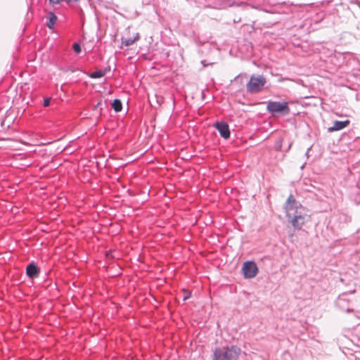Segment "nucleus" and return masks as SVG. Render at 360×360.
Listing matches in <instances>:
<instances>
[{"label":"nucleus","instance_id":"nucleus-19","mask_svg":"<svg viewBox=\"0 0 360 360\" xmlns=\"http://www.w3.org/2000/svg\"><path fill=\"white\" fill-rule=\"evenodd\" d=\"M50 103H51V98H45L44 99L43 105L44 107H48V106H49Z\"/></svg>","mask_w":360,"mask_h":360},{"label":"nucleus","instance_id":"nucleus-18","mask_svg":"<svg viewBox=\"0 0 360 360\" xmlns=\"http://www.w3.org/2000/svg\"><path fill=\"white\" fill-rule=\"evenodd\" d=\"M72 49L74 50V51L77 53H79L82 51V48H81V45L78 42H75L73 44H72Z\"/></svg>","mask_w":360,"mask_h":360},{"label":"nucleus","instance_id":"nucleus-16","mask_svg":"<svg viewBox=\"0 0 360 360\" xmlns=\"http://www.w3.org/2000/svg\"><path fill=\"white\" fill-rule=\"evenodd\" d=\"M182 292H183V301H186V300H188L192 296L191 292L187 289L184 288L182 290Z\"/></svg>","mask_w":360,"mask_h":360},{"label":"nucleus","instance_id":"nucleus-22","mask_svg":"<svg viewBox=\"0 0 360 360\" xmlns=\"http://www.w3.org/2000/svg\"><path fill=\"white\" fill-rule=\"evenodd\" d=\"M100 104H101V103H100V102H98V103L94 106V110H96V109H97V108L98 107V105H99Z\"/></svg>","mask_w":360,"mask_h":360},{"label":"nucleus","instance_id":"nucleus-9","mask_svg":"<svg viewBox=\"0 0 360 360\" xmlns=\"http://www.w3.org/2000/svg\"><path fill=\"white\" fill-rule=\"evenodd\" d=\"M258 271L259 270L256 263L254 261L249 260V278L256 276Z\"/></svg>","mask_w":360,"mask_h":360},{"label":"nucleus","instance_id":"nucleus-14","mask_svg":"<svg viewBox=\"0 0 360 360\" xmlns=\"http://www.w3.org/2000/svg\"><path fill=\"white\" fill-rule=\"evenodd\" d=\"M121 40H122V44L126 46H131L135 42V39H133L132 38H130V37H128V38L122 37Z\"/></svg>","mask_w":360,"mask_h":360},{"label":"nucleus","instance_id":"nucleus-8","mask_svg":"<svg viewBox=\"0 0 360 360\" xmlns=\"http://www.w3.org/2000/svg\"><path fill=\"white\" fill-rule=\"evenodd\" d=\"M349 124V120H346L344 121L335 120L333 125L328 129V132H333L342 130L346 128Z\"/></svg>","mask_w":360,"mask_h":360},{"label":"nucleus","instance_id":"nucleus-3","mask_svg":"<svg viewBox=\"0 0 360 360\" xmlns=\"http://www.w3.org/2000/svg\"><path fill=\"white\" fill-rule=\"evenodd\" d=\"M266 83L262 75H252L249 79V93L255 94L262 91Z\"/></svg>","mask_w":360,"mask_h":360},{"label":"nucleus","instance_id":"nucleus-6","mask_svg":"<svg viewBox=\"0 0 360 360\" xmlns=\"http://www.w3.org/2000/svg\"><path fill=\"white\" fill-rule=\"evenodd\" d=\"M214 127L218 130L220 136L224 139H227L230 137L231 131L229 126L226 122L223 121L217 122L214 124Z\"/></svg>","mask_w":360,"mask_h":360},{"label":"nucleus","instance_id":"nucleus-1","mask_svg":"<svg viewBox=\"0 0 360 360\" xmlns=\"http://www.w3.org/2000/svg\"><path fill=\"white\" fill-rule=\"evenodd\" d=\"M240 349L234 345L217 347L214 349L212 360H238Z\"/></svg>","mask_w":360,"mask_h":360},{"label":"nucleus","instance_id":"nucleus-4","mask_svg":"<svg viewBox=\"0 0 360 360\" xmlns=\"http://www.w3.org/2000/svg\"><path fill=\"white\" fill-rule=\"evenodd\" d=\"M266 109L272 115L281 114L288 115L290 112V108L287 102L269 101Z\"/></svg>","mask_w":360,"mask_h":360},{"label":"nucleus","instance_id":"nucleus-11","mask_svg":"<svg viewBox=\"0 0 360 360\" xmlns=\"http://www.w3.org/2000/svg\"><path fill=\"white\" fill-rule=\"evenodd\" d=\"M347 303V300L343 297V296H339L337 301L336 305L339 307L342 310L346 311L347 312L350 311L349 308H345V304Z\"/></svg>","mask_w":360,"mask_h":360},{"label":"nucleus","instance_id":"nucleus-12","mask_svg":"<svg viewBox=\"0 0 360 360\" xmlns=\"http://www.w3.org/2000/svg\"><path fill=\"white\" fill-rule=\"evenodd\" d=\"M105 75V71H103L102 70H96L94 72H91L89 76L92 79H99L103 77Z\"/></svg>","mask_w":360,"mask_h":360},{"label":"nucleus","instance_id":"nucleus-5","mask_svg":"<svg viewBox=\"0 0 360 360\" xmlns=\"http://www.w3.org/2000/svg\"><path fill=\"white\" fill-rule=\"evenodd\" d=\"M288 220L291 223L293 228L300 230L306 221L307 215L303 212H297V214L288 217Z\"/></svg>","mask_w":360,"mask_h":360},{"label":"nucleus","instance_id":"nucleus-13","mask_svg":"<svg viewBox=\"0 0 360 360\" xmlns=\"http://www.w3.org/2000/svg\"><path fill=\"white\" fill-rule=\"evenodd\" d=\"M112 108L115 112H120L122 109V103L120 99H115L112 103Z\"/></svg>","mask_w":360,"mask_h":360},{"label":"nucleus","instance_id":"nucleus-24","mask_svg":"<svg viewBox=\"0 0 360 360\" xmlns=\"http://www.w3.org/2000/svg\"><path fill=\"white\" fill-rule=\"evenodd\" d=\"M202 63L203 64L204 66H206V65L205 64V61L204 60L202 61Z\"/></svg>","mask_w":360,"mask_h":360},{"label":"nucleus","instance_id":"nucleus-23","mask_svg":"<svg viewBox=\"0 0 360 360\" xmlns=\"http://www.w3.org/2000/svg\"><path fill=\"white\" fill-rule=\"evenodd\" d=\"M310 149H311V148H309L307 149V150L306 153H305V155H306V156H307V157L309 156V151L310 150Z\"/></svg>","mask_w":360,"mask_h":360},{"label":"nucleus","instance_id":"nucleus-7","mask_svg":"<svg viewBox=\"0 0 360 360\" xmlns=\"http://www.w3.org/2000/svg\"><path fill=\"white\" fill-rule=\"evenodd\" d=\"M40 274V269L38 265L34 262H31L26 266V275L30 279H34L37 278Z\"/></svg>","mask_w":360,"mask_h":360},{"label":"nucleus","instance_id":"nucleus-15","mask_svg":"<svg viewBox=\"0 0 360 360\" xmlns=\"http://www.w3.org/2000/svg\"><path fill=\"white\" fill-rule=\"evenodd\" d=\"M79 0H49V4L51 5L54 6V5L58 4H60V2H63V1H65L67 4H70V3H72V2H77Z\"/></svg>","mask_w":360,"mask_h":360},{"label":"nucleus","instance_id":"nucleus-17","mask_svg":"<svg viewBox=\"0 0 360 360\" xmlns=\"http://www.w3.org/2000/svg\"><path fill=\"white\" fill-rule=\"evenodd\" d=\"M241 271L244 278H248V260L243 262Z\"/></svg>","mask_w":360,"mask_h":360},{"label":"nucleus","instance_id":"nucleus-2","mask_svg":"<svg viewBox=\"0 0 360 360\" xmlns=\"http://www.w3.org/2000/svg\"><path fill=\"white\" fill-rule=\"evenodd\" d=\"M284 209L285 210L287 217L297 214V212H303L304 211V208L300 202L295 200L292 194L288 196L285 203Z\"/></svg>","mask_w":360,"mask_h":360},{"label":"nucleus","instance_id":"nucleus-21","mask_svg":"<svg viewBox=\"0 0 360 360\" xmlns=\"http://www.w3.org/2000/svg\"><path fill=\"white\" fill-rule=\"evenodd\" d=\"M110 70V67H106L103 71H105V74Z\"/></svg>","mask_w":360,"mask_h":360},{"label":"nucleus","instance_id":"nucleus-20","mask_svg":"<svg viewBox=\"0 0 360 360\" xmlns=\"http://www.w3.org/2000/svg\"><path fill=\"white\" fill-rule=\"evenodd\" d=\"M133 39H135V41L139 40V33H136L135 37L134 38H132Z\"/></svg>","mask_w":360,"mask_h":360},{"label":"nucleus","instance_id":"nucleus-10","mask_svg":"<svg viewBox=\"0 0 360 360\" xmlns=\"http://www.w3.org/2000/svg\"><path fill=\"white\" fill-rule=\"evenodd\" d=\"M57 21V16L53 12L49 13L48 21L46 22V26L49 29H52Z\"/></svg>","mask_w":360,"mask_h":360}]
</instances>
